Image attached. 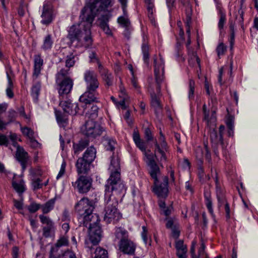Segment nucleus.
Masks as SVG:
<instances>
[{"label":"nucleus","mask_w":258,"mask_h":258,"mask_svg":"<svg viewBox=\"0 0 258 258\" xmlns=\"http://www.w3.org/2000/svg\"><path fill=\"white\" fill-rule=\"evenodd\" d=\"M55 203L54 199H51L47 202L44 205L41 206L42 212L44 214L49 212L53 208Z\"/></svg>","instance_id":"obj_33"},{"label":"nucleus","mask_w":258,"mask_h":258,"mask_svg":"<svg viewBox=\"0 0 258 258\" xmlns=\"http://www.w3.org/2000/svg\"><path fill=\"white\" fill-rule=\"evenodd\" d=\"M75 55L73 53L67 55L66 59V67L70 68L73 67L75 63Z\"/></svg>","instance_id":"obj_38"},{"label":"nucleus","mask_w":258,"mask_h":258,"mask_svg":"<svg viewBox=\"0 0 258 258\" xmlns=\"http://www.w3.org/2000/svg\"><path fill=\"white\" fill-rule=\"evenodd\" d=\"M41 207V205L32 202L27 207V208L30 213H34L37 212Z\"/></svg>","instance_id":"obj_40"},{"label":"nucleus","mask_w":258,"mask_h":258,"mask_svg":"<svg viewBox=\"0 0 258 258\" xmlns=\"http://www.w3.org/2000/svg\"><path fill=\"white\" fill-rule=\"evenodd\" d=\"M160 95L161 94L150 95L151 106L154 109L155 112L157 115L160 114L162 111V105L159 99Z\"/></svg>","instance_id":"obj_21"},{"label":"nucleus","mask_w":258,"mask_h":258,"mask_svg":"<svg viewBox=\"0 0 258 258\" xmlns=\"http://www.w3.org/2000/svg\"><path fill=\"white\" fill-rule=\"evenodd\" d=\"M97 89L86 88V92L82 94L79 99L81 102L86 105H90L93 102H98Z\"/></svg>","instance_id":"obj_10"},{"label":"nucleus","mask_w":258,"mask_h":258,"mask_svg":"<svg viewBox=\"0 0 258 258\" xmlns=\"http://www.w3.org/2000/svg\"><path fill=\"white\" fill-rule=\"evenodd\" d=\"M111 172L105 185L106 206L104 209V220L107 223L117 222L121 217L117 206L118 200L115 195H119L125 190V186L121 180L119 162L117 159L111 161Z\"/></svg>","instance_id":"obj_1"},{"label":"nucleus","mask_w":258,"mask_h":258,"mask_svg":"<svg viewBox=\"0 0 258 258\" xmlns=\"http://www.w3.org/2000/svg\"><path fill=\"white\" fill-rule=\"evenodd\" d=\"M80 18L82 19L81 23L79 25H73L70 28L68 38L72 42L77 41L80 46L88 48L93 43L91 28L93 18L83 13L82 11Z\"/></svg>","instance_id":"obj_3"},{"label":"nucleus","mask_w":258,"mask_h":258,"mask_svg":"<svg viewBox=\"0 0 258 258\" xmlns=\"http://www.w3.org/2000/svg\"><path fill=\"white\" fill-rule=\"evenodd\" d=\"M60 105L62 107L64 112L68 114L75 115L78 111V104L72 103L71 100L61 101Z\"/></svg>","instance_id":"obj_17"},{"label":"nucleus","mask_w":258,"mask_h":258,"mask_svg":"<svg viewBox=\"0 0 258 258\" xmlns=\"http://www.w3.org/2000/svg\"><path fill=\"white\" fill-rule=\"evenodd\" d=\"M108 257L107 251L101 247H96L92 255V258H108Z\"/></svg>","instance_id":"obj_30"},{"label":"nucleus","mask_w":258,"mask_h":258,"mask_svg":"<svg viewBox=\"0 0 258 258\" xmlns=\"http://www.w3.org/2000/svg\"><path fill=\"white\" fill-rule=\"evenodd\" d=\"M99 108L96 105H93L91 110L86 113V117L87 119H93L94 120L98 116V111Z\"/></svg>","instance_id":"obj_31"},{"label":"nucleus","mask_w":258,"mask_h":258,"mask_svg":"<svg viewBox=\"0 0 258 258\" xmlns=\"http://www.w3.org/2000/svg\"><path fill=\"white\" fill-rule=\"evenodd\" d=\"M110 17L111 15L109 13H107L105 14L101 15V17L98 19L100 22V27L103 31L108 35H111V31L108 25V22Z\"/></svg>","instance_id":"obj_18"},{"label":"nucleus","mask_w":258,"mask_h":258,"mask_svg":"<svg viewBox=\"0 0 258 258\" xmlns=\"http://www.w3.org/2000/svg\"><path fill=\"white\" fill-rule=\"evenodd\" d=\"M145 136L147 141L152 140L153 137L152 135L151 131L149 128H146L145 130Z\"/></svg>","instance_id":"obj_64"},{"label":"nucleus","mask_w":258,"mask_h":258,"mask_svg":"<svg viewBox=\"0 0 258 258\" xmlns=\"http://www.w3.org/2000/svg\"><path fill=\"white\" fill-rule=\"evenodd\" d=\"M118 22L125 28L128 27L130 24L128 19L123 16H121L118 18Z\"/></svg>","instance_id":"obj_50"},{"label":"nucleus","mask_w":258,"mask_h":258,"mask_svg":"<svg viewBox=\"0 0 258 258\" xmlns=\"http://www.w3.org/2000/svg\"><path fill=\"white\" fill-rule=\"evenodd\" d=\"M114 0H86L85 7L82 10L83 13L90 17H93V21L96 16L102 12L107 13V9L111 7Z\"/></svg>","instance_id":"obj_5"},{"label":"nucleus","mask_w":258,"mask_h":258,"mask_svg":"<svg viewBox=\"0 0 258 258\" xmlns=\"http://www.w3.org/2000/svg\"><path fill=\"white\" fill-rule=\"evenodd\" d=\"M171 229L172 230V235L173 237L177 239L179 237L180 233L179 230H178V225H174V226H173V228Z\"/></svg>","instance_id":"obj_56"},{"label":"nucleus","mask_w":258,"mask_h":258,"mask_svg":"<svg viewBox=\"0 0 258 258\" xmlns=\"http://www.w3.org/2000/svg\"><path fill=\"white\" fill-rule=\"evenodd\" d=\"M21 129L23 134L29 139L34 137V132L30 128L25 126L21 127Z\"/></svg>","instance_id":"obj_41"},{"label":"nucleus","mask_w":258,"mask_h":258,"mask_svg":"<svg viewBox=\"0 0 258 258\" xmlns=\"http://www.w3.org/2000/svg\"><path fill=\"white\" fill-rule=\"evenodd\" d=\"M66 163L65 161H63V162L61 164V168L59 170V172L58 175H57V177H56L57 179L59 178L60 177H61L62 176H63L64 175V173H65V171H66Z\"/></svg>","instance_id":"obj_58"},{"label":"nucleus","mask_w":258,"mask_h":258,"mask_svg":"<svg viewBox=\"0 0 258 258\" xmlns=\"http://www.w3.org/2000/svg\"><path fill=\"white\" fill-rule=\"evenodd\" d=\"M226 50V47L223 43H220L217 47L216 51L218 56L220 57L224 54Z\"/></svg>","instance_id":"obj_51"},{"label":"nucleus","mask_w":258,"mask_h":258,"mask_svg":"<svg viewBox=\"0 0 258 258\" xmlns=\"http://www.w3.org/2000/svg\"><path fill=\"white\" fill-rule=\"evenodd\" d=\"M54 225L45 226L43 227V235L45 237H48L50 236L51 231L53 229Z\"/></svg>","instance_id":"obj_49"},{"label":"nucleus","mask_w":258,"mask_h":258,"mask_svg":"<svg viewBox=\"0 0 258 258\" xmlns=\"http://www.w3.org/2000/svg\"><path fill=\"white\" fill-rule=\"evenodd\" d=\"M96 149L93 146H91L86 150L82 158L92 163L96 158Z\"/></svg>","instance_id":"obj_25"},{"label":"nucleus","mask_w":258,"mask_h":258,"mask_svg":"<svg viewBox=\"0 0 258 258\" xmlns=\"http://www.w3.org/2000/svg\"><path fill=\"white\" fill-rule=\"evenodd\" d=\"M175 248L178 258L186 256L187 247L184 244L183 240H179L176 241Z\"/></svg>","instance_id":"obj_22"},{"label":"nucleus","mask_w":258,"mask_h":258,"mask_svg":"<svg viewBox=\"0 0 258 258\" xmlns=\"http://www.w3.org/2000/svg\"><path fill=\"white\" fill-rule=\"evenodd\" d=\"M167 220V223L166 224V226L167 228H172L174 225H178V223L176 222V220L174 218H167L166 219Z\"/></svg>","instance_id":"obj_53"},{"label":"nucleus","mask_w":258,"mask_h":258,"mask_svg":"<svg viewBox=\"0 0 258 258\" xmlns=\"http://www.w3.org/2000/svg\"><path fill=\"white\" fill-rule=\"evenodd\" d=\"M52 44L53 40L50 34H48L44 38L41 48L44 50L50 49L52 47Z\"/></svg>","instance_id":"obj_32"},{"label":"nucleus","mask_w":258,"mask_h":258,"mask_svg":"<svg viewBox=\"0 0 258 258\" xmlns=\"http://www.w3.org/2000/svg\"><path fill=\"white\" fill-rule=\"evenodd\" d=\"M230 28L231 30V33H230L229 42H230V48H231V49H232L233 47V46L234 45V43L235 34H234L233 27L232 25H230Z\"/></svg>","instance_id":"obj_57"},{"label":"nucleus","mask_w":258,"mask_h":258,"mask_svg":"<svg viewBox=\"0 0 258 258\" xmlns=\"http://www.w3.org/2000/svg\"><path fill=\"white\" fill-rule=\"evenodd\" d=\"M43 64V60L41 58L40 54L34 55V71L33 78L36 79L40 74L42 67Z\"/></svg>","instance_id":"obj_20"},{"label":"nucleus","mask_w":258,"mask_h":258,"mask_svg":"<svg viewBox=\"0 0 258 258\" xmlns=\"http://www.w3.org/2000/svg\"><path fill=\"white\" fill-rule=\"evenodd\" d=\"M210 140L212 144V148L215 155L219 156V148L220 147L223 155L226 154L225 147L223 142V136L218 135L216 130H213L210 132Z\"/></svg>","instance_id":"obj_8"},{"label":"nucleus","mask_w":258,"mask_h":258,"mask_svg":"<svg viewBox=\"0 0 258 258\" xmlns=\"http://www.w3.org/2000/svg\"><path fill=\"white\" fill-rule=\"evenodd\" d=\"M15 157L20 163L23 170H25L30 160L28 153L25 151L23 147L17 145Z\"/></svg>","instance_id":"obj_13"},{"label":"nucleus","mask_w":258,"mask_h":258,"mask_svg":"<svg viewBox=\"0 0 258 258\" xmlns=\"http://www.w3.org/2000/svg\"><path fill=\"white\" fill-rule=\"evenodd\" d=\"M63 258H77L76 254L72 251L68 250L63 253Z\"/></svg>","instance_id":"obj_60"},{"label":"nucleus","mask_w":258,"mask_h":258,"mask_svg":"<svg viewBox=\"0 0 258 258\" xmlns=\"http://www.w3.org/2000/svg\"><path fill=\"white\" fill-rule=\"evenodd\" d=\"M133 140L136 146L142 151L146 153V142L141 139L139 133L138 131H134L133 133Z\"/></svg>","instance_id":"obj_23"},{"label":"nucleus","mask_w":258,"mask_h":258,"mask_svg":"<svg viewBox=\"0 0 258 258\" xmlns=\"http://www.w3.org/2000/svg\"><path fill=\"white\" fill-rule=\"evenodd\" d=\"M69 244V241L67 237H60L56 242V243L54 244L56 246H57L58 247L61 248L62 246H67Z\"/></svg>","instance_id":"obj_46"},{"label":"nucleus","mask_w":258,"mask_h":258,"mask_svg":"<svg viewBox=\"0 0 258 258\" xmlns=\"http://www.w3.org/2000/svg\"><path fill=\"white\" fill-rule=\"evenodd\" d=\"M154 75L164 76V60L160 55L154 57Z\"/></svg>","instance_id":"obj_19"},{"label":"nucleus","mask_w":258,"mask_h":258,"mask_svg":"<svg viewBox=\"0 0 258 258\" xmlns=\"http://www.w3.org/2000/svg\"><path fill=\"white\" fill-rule=\"evenodd\" d=\"M63 251L61 248L54 245L49 252V258H61L63 256Z\"/></svg>","instance_id":"obj_27"},{"label":"nucleus","mask_w":258,"mask_h":258,"mask_svg":"<svg viewBox=\"0 0 258 258\" xmlns=\"http://www.w3.org/2000/svg\"><path fill=\"white\" fill-rule=\"evenodd\" d=\"M17 116V113L15 110H14L13 109L10 110L8 112V115L9 121L7 123H8V124H9V123L14 121L16 119Z\"/></svg>","instance_id":"obj_48"},{"label":"nucleus","mask_w":258,"mask_h":258,"mask_svg":"<svg viewBox=\"0 0 258 258\" xmlns=\"http://www.w3.org/2000/svg\"><path fill=\"white\" fill-rule=\"evenodd\" d=\"M156 149L155 151V156L157 157L160 156V161H165L166 160V157L164 152L162 150L160 147L159 144L156 142L155 144Z\"/></svg>","instance_id":"obj_36"},{"label":"nucleus","mask_w":258,"mask_h":258,"mask_svg":"<svg viewBox=\"0 0 258 258\" xmlns=\"http://www.w3.org/2000/svg\"><path fill=\"white\" fill-rule=\"evenodd\" d=\"M83 135L90 139H95L102 134L103 128L93 119H87L81 127Z\"/></svg>","instance_id":"obj_7"},{"label":"nucleus","mask_w":258,"mask_h":258,"mask_svg":"<svg viewBox=\"0 0 258 258\" xmlns=\"http://www.w3.org/2000/svg\"><path fill=\"white\" fill-rule=\"evenodd\" d=\"M144 2L147 6L148 17L151 19V20L152 21L153 19V8L154 7L153 0H144Z\"/></svg>","instance_id":"obj_34"},{"label":"nucleus","mask_w":258,"mask_h":258,"mask_svg":"<svg viewBox=\"0 0 258 258\" xmlns=\"http://www.w3.org/2000/svg\"><path fill=\"white\" fill-rule=\"evenodd\" d=\"M91 164V162L82 157L79 158L75 164L77 173L79 175L88 174Z\"/></svg>","instance_id":"obj_15"},{"label":"nucleus","mask_w":258,"mask_h":258,"mask_svg":"<svg viewBox=\"0 0 258 258\" xmlns=\"http://www.w3.org/2000/svg\"><path fill=\"white\" fill-rule=\"evenodd\" d=\"M116 239L120 240L118 243L119 249L124 254H134L136 246L128 238L127 232L121 228H117L115 232Z\"/></svg>","instance_id":"obj_6"},{"label":"nucleus","mask_w":258,"mask_h":258,"mask_svg":"<svg viewBox=\"0 0 258 258\" xmlns=\"http://www.w3.org/2000/svg\"><path fill=\"white\" fill-rule=\"evenodd\" d=\"M226 21V16L223 13H221L220 18L218 23V27L219 29H222L223 28L224 25Z\"/></svg>","instance_id":"obj_61"},{"label":"nucleus","mask_w":258,"mask_h":258,"mask_svg":"<svg viewBox=\"0 0 258 258\" xmlns=\"http://www.w3.org/2000/svg\"><path fill=\"white\" fill-rule=\"evenodd\" d=\"M217 198L218 201V207L220 208L222 205L225 204L227 200L225 196L224 191L220 188H217L216 189Z\"/></svg>","instance_id":"obj_29"},{"label":"nucleus","mask_w":258,"mask_h":258,"mask_svg":"<svg viewBox=\"0 0 258 258\" xmlns=\"http://www.w3.org/2000/svg\"><path fill=\"white\" fill-rule=\"evenodd\" d=\"M84 79L86 83V88H98L99 82L97 75L94 71H86L84 74Z\"/></svg>","instance_id":"obj_11"},{"label":"nucleus","mask_w":258,"mask_h":258,"mask_svg":"<svg viewBox=\"0 0 258 258\" xmlns=\"http://www.w3.org/2000/svg\"><path fill=\"white\" fill-rule=\"evenodd\" d=\"M13 187L16 190V191L19 193H22L24 191V187L23 182L20 181V183H17L16 181H13L12 183Z\"/></svg>","instance_id":"obj_43"},{"label":"nucleus","mask_w":258,"mask_h":258,"mask_svg":"<svg viewBox=\"0 0 258 258\" xmlns=\"http://www.w3.org/2000/svg\"><path fill=\"white\" fill-rule=\"evenodd\" d=\"M69 69H62L57 73L56 76V81H60L67 78H70L68 77Z\"/></svg>","instance_id":"obj_35"},{"label":"nucleus","mask_w":258,"mask_h":258,"mask_svg":"<svg viewBox=\"0 0 258 258\" xmlns=\"http://www.w3.org/2000/svg\"><path fill=\"white\" fill-rule=\"evenodd\" d=\"M96 201H90L87 198H82L75 206V210L81 216H83V223L85 227L89 226V239L91 243L96 245L100 242L102 231L99 225V217L93 214Z\"/></svg>","instance_id":"obj_2"},{"label":"nucleus","mask_w":258,"mask_h":258,"mask_svg":"<svg viewBox=\"0 0 258 258\" xmlns=\"http://www.w3.org/2000/svg\"><path fill=\"white\" fill-rule=\"evenodd\" d=\"M142 49L143 53L144 60L147 64H148L149 59V46L145 44H143Z\"/></svg>","instance_id":"obj_37"},{"label":"nucleus","mask_w":258,"mask_h":258,"mask_svg":"<svg viewBox=\"0 0 258 258\" xmlns=\"http://www.w3.org/2000/svg\"><path fill=\"white\" fill-rule=\"evenodd\" d=\"M39 217L41 222L43 224H45L46 226L54 225L53 222L48 217L44 216L43 215H39Z\"/></svg>","instance_id":"obj_44"},{"label":"nucleus","mask_w":258,"mask_h":258,"mask_svg":"<svg viewBox=\"0 0 258 258\" xmlns=\"http://www.w3.org/2000/svg\"><path fill=\"white\" fill-rule=\"evenodd\" d=\"M206 205L211 215L213 214V209L212 208V201L211 196L209 194L205 195Z\"/></svg>","instance_id":"obj_39"},{"label":"nucleus","mask_w":258,"mask_h":258,"mask_svg":"<svg viewBox=\"0 0 258 258\" xmlns=\"http://www.w3.org/2000/svg\"><path fill=\"white\" fill-rule=\"evenodd\" d=\"M40 91V85L37 84L34 86L32 88V94L33 97L36 99H38V96Z\"/></svg>","instance_id":"obj_47"},{"label":"nucleus","mask_w":258,"mask_h":258,"mask_svg":"<svg viewBox=\"0 0 258 258\" xmlns=\"http://www.w3.org/2000/svg\"><path fill=\"white\" fill-rule=\"evenodd\" d=\"M148 165L150 167L149 173L151 177L154 179L155 185L154 191L158 197L165 198L167 196L168 192V177L167 176L162 177L163 182L159 184V181L157 178L158 175L160 174L159 167L153 159L150 158H148Z\"/></svg>","instance_id":"obj_4"},{"label":"nucleus","mask_w":258,"mask_h":258,"mask_svg":"<svg viewBox=\"0 0 258 258\" xmlns=\"http://www.w3.org/2000/svg\"><path fill=\"white\" fill-rule=\"evenodd\" d=\"M191 43L190 37H188L187 43L186 44V47L188 49V55L190 56L191 59H195L199 68L201 67L200 65V59L197 55V52L194 51L191 49H190L189 45Z\"/></svg>","instance_id":"obj_28"},{"label":"nucleus","mask_w":258,"mask_h":258,"mask_svg":"<svg viewBox=\"0 0 258 258\" xmlns=\"http://www.w3.org/2000/svg\"><path fill=\"white\" fill-rule=\"evenodd\" d=\"M226 125L229 130L232 131L234 127V121L232 118L228 117L226 120Z\"/></svg>","instance_id":"obj_63"},{"label":"nucleus","mask_w":258,"mask_h":258,"mask_svg":"<svg viewBox=\"0 0 258 258\" xmlns=\"http://www.w3.org/2000/svg\"><path fill=\"white\" fill-rule=\"evenodd\" d=\"M56 117L58 123L64 124L68 122V118L66 115L61 114L59 112H56Z\"/></svg>","instance_id":"obj_45"},{"label":"nucleus","mask_w":258,"mask_h":258,"mask_svg":"<svg viewBox=\"0 0 258 258\" xmlns=\"http://www.w3.org/2000/svg\"><path fill=\"white\" fill-rule=\"evenodd\" d=\"M106 141L107 142V144L106 145V147L107 150L112 151L114 149V145L116 144L115 141L111 139H106Z\"/></svg>","instance_id":"obj_52"},{"label":"nucleus","mask_w":258,"mask_h":258,"mask_svg":"<svg viewBox=\"0 0 258 258\" xmlns=\"http://www.w3.org/2000/svg\"><path fill=\"white\" fill-rule=\"evenodd\" d=\"M92 179L89 176L80 175L75 182H73V185L80 193H87L92 186Z\"/></svg>","instance_id":"obj_9"},{"label":"nucleus","mask_w":258,"mask_h":258,"mask_svg":"<svg viewBox=\"0 0 258 258\" xmlns=\"http://www.w3.org/2000/svg\"><path fill=\"white\" fill-rule=\"evenodd\" d=\"M164 77L161 75H155V80L151 79L149 80L148 91L150 95L161 94V84L163 81Z\"/></svg>","instance_id":"obj_12"},{"label":"nucleus","mask_w":258,"mask_h":258,"mask_svg":"<svg viewBox=\"0 0 258 258\" xmlns=\"http://www.w3.org/2000/svg\"><path fill=\"white\" fill-rule=\"evenodd\" d=\"M143 232L142 233V236L144 242L147 244L148 242V237L147 236V229L145 226L142 227Z\"/></svg>","instance_id":"obj_62"},{"label":"nucleus","mask_w":258,"mask_h":258,"mask_svg":"<svg viewBox=\"0 0 258 258\" xmlns=\"http://www.w3.org/2000/svg\"><path fill=\"white\" fill-rule=\"evenodd\" d=\"M195 81L190 79L189 81V98H191L193 97L194 91H195Z\"/></svg>","instance_id":"obj_54"},{"label":"nucleus","mask_w":258,"mask_h":258,"mask_svg":"<svg viewBox=\"0 0 258 258\" xmlns=\"http://www.w3.org/2000/svg\"><path fill=\"white\" fill-rule=\"evenodd\" d=\"M41 180L40 178H37L32 181V186L34 190L42 187L43 183H41Z\"/></svg>","instance_id":"obj_55"},{"label":"nucleus","mask_w":258,"mask_h":258,"mask_svg":"<svg viewBox=\"0 0 258 258\" xmlns=\"http://www.w3.org/2000/svg\"><path fill=\"white\" fill-rule=\"evenodd\" d=\"M89 145V141L87 140H81L77 144H74L73 147L74 154L78 155Z\"/></svg>","instance_id":"obj_26"},{"label":"nucleus","mask_w":258,"mask_h":258,"mask_svg":"<svg viewBox=\"0 0 258 258\" xmlns=\"http://www.w3.org/2000/svg\"><path fill=\"white\" fill-rule=\"evenodd\" d=\"M196 154L197 158L200 160L205 156L206 159L209 163V167L211 168V176H212V175H214L213 169L212 166L211 154L208 149V145L205 144L203 148L200 147L197 148L196 150Z\"/></svg>","instance_id":"obj_14"},{"label":"nucleus","mask_w":258,"mask_h":258,"mask_svg":"<svg viewBox=\"0 0 258 258\" xmlns=\"http://www.w3.org/2000/svg\"><path fill=\"white\" fill-rule=\"evenodd\" d=\"M186 17L185 22L191 23V9L190 7H187L185 10Z\"/></svg>","instance_id":"obj_59"},{"label":"nucleus","mask_w":258,"mask_h":258,"mask_svg":"<svg viewBox=\"0 0 258 258\" xmlns=\"http://www.w3.org/2000/svg\"><path fill=\"white\" fill-rule=\"evenodd\" d=\"M89 57L90 59V61L91 62H97V63L98 66V69L99 68H101V69H102L103 66H102L100 62L98 60V58L96 55V53L95 51H91L89 54Z\"/></svg>","instance_id":"obj_42"},{"label":"nucleus","mask_w":258,"mask_h":258,"mask_svg":"<svg viewBox=\"0 0 258 258\" xmlns=\"http://www.w3.org/2000/svg\"><path fill=\"white\" fill-rule=\"evenodd\" d=\"M58 86V93L60 95L69 94L73 86V81L71 78H67L60 81H56Z\"/></svg>","instance_id":"obj_16"},{"label":"nucleus","mask_w":258,"mask_h":258,"mask_svg":"<svg viewBox=\"0 0 258 258\" xmlns=\"http://www.w3.org/2000/svg\"><path fill=\"white\" fill-rule=\"evenodd\" d=\"M98 71L102 76L103 80L105 82L106 85L110 86L112 84L113 76L111 74L109 73L108 71L106 70L102 67V69L99 68Z\"/></svg>","instance_id":"obj_24"}]
</instances>
